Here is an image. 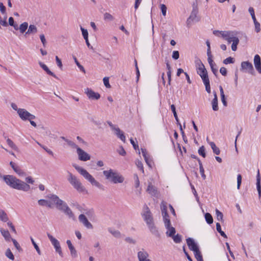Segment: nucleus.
<instances>
[{"label": "nucleus", "mask_w": 261, "mask_h": 261, "mask_svg": "<svg viewBox=\"0 0 261 261\" xmlns=\"http://www.w3.org/2000/svg\"><path fill=\"white\" fill-rule=\"evenodd\" d=\"M3 179L8 186L13 189L24 192H27L31 189L29 184L12 175H4Z\"/></svg>", "instance_id": "f257e3e1"}, {"label": "nucleus", "mask_w": 261, "mask_h": 261, "mask_svg": "<svg viewBox=\"0 0 261 261\" xmlns=\"http://www.w3.org/2000/svg\"><path fill=\"white\" fill-rule=\"evenodd\" d=\"M73 167L82 175L85 178L88 180L92 185L96 186L100 189L104 190L103 185L97 181L95 178L85 169L74 164Z\"/></svg>", "instance_id": "f03ea898"}, {"label": "nucleus", "mask_w": 261, "mask_h": 261, "mask_svg": "<svg viewBox=\"0 0 261 261\" xmlns=\"http://www.w3.org/2000/svg\"><path fill=\"white\" fill-rule=\"evenodd\" d=\"M103 174L107 179L113 184L122 183L124 179L119 173L114 172L112 169L103 171Z\"/></svg>", "instance_id": "7ed1b4c3"}, {"label": "nucleus", "mask_w": 261, "mask_h": 261, "mask_svg": "<svg viewBox=\"0 0 261 261\" xmlns=\"http://www.w3.org/2000/svg\"><path fill=\"white\" fill-rule=\"evenodd\" d=\"M198 13V8L197 2H195L192 4V11L189 18L187 20V25L190 27L193 22H198L199 18L197 16Z\"/></svg>", "instance_id": "20e7f679"}, {"label": "nucleus", "mask_w": 261, "mask_h": 261, "mask_svg": "<svg viewBox=\"0 0 261 261\" xmlns=\"http://www.w3.org/2000/svg\"><path fill=\"white\" fill-rule=\"evenodd\" d=\"M18 115L20 119L23 121L30 120V119H35L36 116L24 109H19L18 110Z\"/></svg>", "instance_id": "39448f33"}, {"label": "nucleus", "mask_w": 261, "mask_h": 261, "mask_svg": "<svg viewBox=\"0 0 261 261\" xmlns=\"http://www.w3.org/2000/svg\"><path fill=\"white\" fill-rule=\"evenodd\" d=\"M85 93L88 98L91 100H98L100 97V95L98 93L95 92L93 90L89 88L85 89Z\"/></svg>", "instance_id": "423d86ee"}, {"label": "nucleus", "mask_w": 261, "mask_h": 261, "mask_svg": "<svg viewBox=\"0 0 261 261\" xmlns=\"http://www.w3.org/2000/svg\"><path fill=\"white\" fill-rule=\"evenodd\" d=\"M77 153L79 159L82 161H87L90 159V155L81 148H77Z\"/></svg>", "instance_id": "0eeeda50"}, {"label": "nucleus", "mask_w": 261, "mask_h": 261, "mask_svg": "<svg viewBox=\"0 0 261 261\" xmlns=\"http://www.w3.org/2000/svg\"><path fill=\"white\" fill-rule=\"evenodd\" d=\"M241 68L245 70L249 73L253 74L254 69L252 64L249 61H244L241 63Z\"/></svg>", "instance_id": "6e6552de"}, {"label": "nucleus", "mask_w": 261, "mask_h": 261, "mask_svg": "<svg viewBox=\"0 0 261 261\" xmlns=\"http://www.w3.org/2000/svg\"><path fill=\"white\" fill-rule=\"evenodd\" d=\"M10 165L13 170L20 177H23L26 175V173L15 163L11 161Z\"/></svg>", "instance_id": "1a4fd4ad"}, {"label": "nucleus", "mask_w": 261, "mask_h": 261, "mask_svg": "<svg viewBox=\"0 0 261 261\" xmlns=\"http://www.w3.org/2000/svg\"><path fill=\"white\" fill-rule=\"evenodd\" d=\"M248 11L250 13L251 17L253 20L254 25H255V29L257 33L259 32L260 30V24L259 22H258L256 19L255 14H254V9L252 7H249L248 9Z\"/></svg>", "instance_id": "9d476101"}, {"label": "nucleus", "mask_w": 261, "mask_h": 261, "mask_svg": "<svg viewBox=\"0 0 261 261\" xmlns=\"http://www.w3.org/2000/svg\"><path fill=\"white\" fill-rule=\"evenodd\" d=\"M189 249L193 251L195 257L197 261L200 260L202 258L201 253L199 250V246H188Z\"/></svg>", "instance_id": "9b49d317"}, {"label": "nucleus", "mask_w": 261, "mask_h": 261, "mask_svg": "<svg viewBox=\"0 0 261 261\" xmlns=\"http://www.w3.org/2000/svg\"><path fill=\"white\" fill-rule=\"evenodd\" d=\"M143 216H144V220L147 225L153 223V217L148 207H146V211L144 214Z\"/></svg>", "instance_id": "f8f14e48"}, {"label": "nucleus", "mask_w": 261, "mask_h": 261, "mask_svg": "<svg viewBox=\"0 0 261 261\" xmlns=\"http://www.w3.org/2000/svg\"><path fill=\"white\" fill-rule=\"evenodd\" d=\"M79 219L80 222L83 224V225L88 229L93 228V226L91 223L89 222L86 217L84 214L80 215Z\"/></svg>", "instance_id": "ddd939ff"}, {"label": "nucleus", "mask_w": 261, "mask_h": 261, "mask_svg": "<svg viewBox=\"0 0 261 261\" xmlns=\"http://www.w3.org/2000/svg\"><path fill=\"white\" fill-rule=\"evenodd\" d=\"M254 64L256 69L261 73V60L258 55H256L254 58Z\"/></svg>", "instance_id": "4468645a"}, {"label": "nucleus", "mask_w": 261, "mask_h": 261, "mask_svg": "<svg viewBox=\"0 0 261 261\" xmlns=\"http://www.w3.org/2000/svg\"><path fill=\"white\" fill-rule=\"evenodd\" d=\"M147 192L151 196H157L158 195L157 189L151 183H149L147 188Z\"/></svg>", "instance_id": "2eb2a0df"}, {"label": "nucleus", "mask_w": 261, "mask_h": 261, "mask_svg": "<svg viewBox=\"0 0 261 261\" xmlns=\"http://www.w3.org/2000/svg\"><path fill=\"white\" fill-rule=\"evenodd\" d=\"M200 64L199 65V67L197 70V73L199 74L200 77L205 75L207 74V71L205 69L204 65L199 60Z\"/></svg>", "instance_id": "dca6fc26"}, {"label": "nucleus", "mask_w": 261, "mask_h": 261, "mask_svg": "<svg viewBox=\"0 0 261 261\" xmlns=\"http://www.w3.org/2000/svg\"><path fill=\"white\" fill-rule=\"evenodd\" d=\"M148 253L143 250L138 252V257L139 261H144L148 259Z\"/></svg>", "instance_id": "f3484780"}, {"label": "nucleus", "mask_w": 261, "mask_h": 261, "mask_svg": "<svg viewBox=\"0 0 261 261\" xmlns=\"http://www.w3.org/2000/svg\"><path fill=\"white\" fill-rule=\"evenodd\" d=\"M47 197L56 204V206L60 204L62 201V200L60 199L58 196L54 194H49L47 195Z\"/></svg>", "instance_id": "a211bd4d"}, {"label": "nucleus", "mask_w": 261, "mask_h": 261, "mask_svg": "<svg viewBox=\"0 0 261 261\" xmlns=\"http://www.w3.org/2000/svg\"><path fill=\"white\" fill-rule=\"evenodd\" d=\"M40 67L44 70L45 72L49 75L53 76L56 79H58V77L56 75V74L53 73L52 71H51L48 68V67L43 63L42 62H40L39 63Z\"/></svg>", "instance_id": "6ab92c4d"}, {"label": "nucleus", "mask_w": 261, "mask_h": 261, "mask_svg": "<svg viewBox=\"0 0 261 261\" xmlns=\"http://www.w3.org/2000/svg\"><path fill=\"white\" fill-rule=\"evenodd\" d=\"M38 29L36 25L34 24H30L28 25V30L25 33V36L30 34H35L37 33Z\"/></svg>", "instance_id": "aec40b11"}, {"label": "nucleus", "mask_w": 261, "mask_h": 261, "mask_svg": "<svg viewBox=\"0 0 261 261\" xmlns=\"http://www.w3.org/2000/svg\"><path fill=\"white\" fill-rule=\"evenodd\" d=\"M256 188L258 193V197L260 198L261 197V185H260V176L259 174V171L258 170L257 174L256 176Z\"/></svg>", "instance_id": "412c9836"}, {"label": "nucleus", "mask_w": 261, "mask_h": 261, "mask_svg": "<svg viewBox=\"0 0 261 261\" xmlns=\"http://www.w3.org/2000/svg\"><path fill=\"white\" fill-rule=\"evenodd\" d=\"M73 187L79 192H87L85 187L82 185V183L78 180L75 184L72 185Z\"/></svg>", "instance_id": "4be33fe9"}, {"label": "nucleus", "mask_w": 261, "mask_h": 261, "mask_svg": "<svg viewBox=\"0 0 261 261\" xmlns=\"http://www.w3.org/2000/svg\"><path fill=\"white\" fill-rule=\"evenodd\" d=\"M214 99L212 100V105L213 110L215 111L218 110V98L216 92H214Z\"/></svg>", "instance_id": "5701e85b"}, {"label": "nucleus", "mask_w": 261, "mask_h": 261, "mask_svg": "<svg viewBox=\"0 0 261 261\" xmlns=\"http://www.w3.org/2000/svg\"><path fill=\"white\" fill-rule=\"evenodd\" d=\"M115 131V135L119 138L124 143L125 142V136L124 135V133L122 131H121L119 127H117V129Z\"/></svg>", "instance_id": "b1692460"}, {"label": "nucleus", "mask_w": 261, "mask_h": 261, "mask_svg": "<svg viewBox=\"0 0 261 261\" xmlns=\"http://www.w3.org/2000/svg\"><path fill=\"white\" fill-rule=\"evenodd\" d=\"M161 209L163 217H169L167 212V208L165 203L162 202L161 204Z\"/></svg>", "instance_id": "393cba45"}, {"label": "nucleus", "mask_w": 261, "mask_h": 261, "mask_svg": "<svg viewBox=\"0 0 261 261\" xmlns=\"http://www.w3.org/2000/svg\"><path fill=\"white\" fill-rule=\"evenodd\" d=\"M108 230L114 237L116 238H120L122 237V235L119 230H115L112 228H109Z\"/></svg>", "instance_id": "a878e982"}, {"label": "nucleus", "mask_w": 261, "mask_h": 261, "mask_svg": "<svg viewBox=\"0 0 261 261\" xmlns=\"http://www.w3.org/2000/svg\"><path fill=\"white\" fill-rule=\"evenodd\" d=\"M166 67L168 69L167 71V76H168V84L170 85L171 83V66L170 64L169 63L168 61H167L166 62Z\"/></svg>", "instance_id": "bb28decb"}, {"label": "nucleus", "mask_w": 261, "mask_h": 261, "mask_svg": "<svg viewBox=\"0 0 261 261\" xmlns=\"http://www.w3.org/2000/svg\"><path fill=\"white\" fill-rule=\"evenodd\" d=\"M0 231L1 232L2 234L5 238L6 240L9 241L10 240V239H11L10 234L8 230H5L3 228H1Z\"/></svg>", "instance_id": "cd10ccee"}, {"label": "nucleus", "mask_w": 261, "mask_h": 261, "mask_svg": "<svg viewBox=\"0 0 261 261\" xmlns=\"http://www.w3.org/2000/svg\"><path fill=\"white\" fill-rule=\"evenodd\" d=\"M28 28V23L27 22H24L19 25V30L21 34H23L24 32H26Z\"/></svg>", "instance_id": "c85d7f7f"}, {"label": "nucleus", "mask_w": 261, "mask_h": 261, "mask_svg": "<svg viewBox=\"0 0 261 261\" xmlns=\"http://www.w3.org/2000/svg\"><path fill=\"white\" fill-rule=\"evenodd\" d=\"M56 207L60 211H62V212H64L66 210V208L68 207V206L63 200L61 202V204L59 205H58Z\"/></svg>", "instance_id": "c756f323"}, {"label": "nucleus", "mask_w": 261, "mask_h": 261, "mask_svg": "<svg viewBox=\"0 0 261 261\" xmlns=\"http://www.w3.org/2000/svg\"><path fill=\"white\" fill-rule=\"evenodd\" d=\"M63 213L66 215L69 218L72 219V220H75L74 215L69 207L66 208V210Z\"/></svg>", "instance_id": "7c9ffc66"}, {"label": "nucleus", "mask_w": 261, "mask_h": 261, "mask_svg": "<svg viewBox=\"0 0 261 261\" xmlns=\"http://www.w3.org/2000/svg\"><path fill=\"white\" fill-rule=\"evenodd\" d=\"M0 220L5 222L8 220L6 213L3 210H0Z\"/></svg>", "instance_id": "2f4dec72"}, {"label": "nucleus", "mask_w": 261, "mask_h": 261, "mask_svg": "<svg viewBox=\"0 0 261 261\" xmlns=\"http://www.w3.org/2000/svg\"><path fill=\"white\" fill-rule=\"evenodd\" d=\"M210 145L211 146L212 149H213V151L214 153H215L217 155H218L220 154V150L218 147H217L213 142H210Z\"/></svg>", "instance_id": "473e14b6"}, {"label": "nucleus", "mask_w": 261, "mask_h": 261, "mask_svg": "<svg viewBox=\"0 0 261 261\" xmlns=\"http://www.w3.org/2000/svg\"><path fill=\"white\" fill-rule=\"evenodd\" d=\"M150 231L155 236H158L159 233L156 228V227L154 225V223L152 224H150L148 225Z\"/></svg>", "instance_id": "72a5a7b5"}, {"label": "nucleus", "mask_w": 261, "mask_h": 261, "mask_svg": "<svg viewBox=\"0 0 261 261\" xmlns=\"http://www.w3.org/2000/svg\"><path fill=\"white\" fill-rule=\"evenodd\" d=\"M68 180L72 185H73L78 181V179L75 176L73 175L71 173L69 172V177L68 178Z\"/></svg>", "instance_id": "f704fd0d"}, {"label": "nucleus", "mask_w": 261, "mask_h": 261, "mask_svg": "<svg viewBox=\"0 0 261 261\" xmlns=\"http://www.w3.org/2000/svg\"><path fill=\"white\" fill-rule=\"evenodd\" d=\"M198 164L199 165L200 173V174L201 175V176L203 178V179H205V178H206V176L204 174V168L203 167L202 163H201V162L200 159H198Z\"/></svg>", "instance_id": "c9c22d12"}, {"label": "nucleus", "mask_w": 261, "mask_h": 261, "mask_svg": "<svg viewBox=\"0 0 261 261\" xmlns=\"http://www.w3.org/2000/svg\"><path fill=\"white\" fill-rule=\"evenodd\" d=\"M204 217H205V220L208 224H211L213 223V218L211 214H210L208 213H206L205 214Z\"/></svg>", "instance_id": "e433bc0d"}, {"label": "nucleus", "mask_w": 261, "mask_h": 261, "mask_svg": "<svg viewBox=\"0 0 261 261\" xmlns=\"http://www.w3.org/2000/svg\"><path fill=\"white\" fill-rule=\"evenodd\" d=\"M73 58L74 59V61L75 62V63L76 64V65L77 66V67L79 68V69H80V70L84 72V73H86V71H85V69L84 68V67L80 64V63H79V62L78 61L77 58L75 57V56H73Z\"/></svg>", "instance_id": "4c0bfd02"}, {"label": "nucleus", "mask_w": 261, "mask_h": 261, "mask_svg": "<svg viewBox=\"0 0 261 261\" xmlns=\"http://www.w3.org/2000/svg\"><path fill=\"white\" fill-rule=\"evenodd\" d=\"M68 247L72 257L73 258L76 257L77 256V253L74 246H68Z\"/></svg>", "instance_id": "58836bf2"}, {"label": "nucleus", "mask_w": 261, "mask_h": 261, "mask_svg": "<svg viewBox=\"0 0 261 261\" xmlns=\"http://www.w3.org/2000/svg\"><path fill=\"white\" fill-rule=\"evenodd\" d=\"M216 226L217 230L220 233L221 236L224 238H227V236H226V234L225 233V232L221 230L220 224L218 222L217 223Z\"/></svg>", "instance_id": "ea45409f"}, {"label": "nucleus", "mask_w": 261, "mask_h": 261, "mask_svg": "<svg viewBox=\"0 0 261 261\" xmlns=\"http://www.w3.org/2000/svg\"><path fill=\"white\" fill-rule=\"evenodd\" d=\"M6 141L8 145L13 149L15 150H17L18 149L17 146L13 143V142L11 139L8 138Z\"/></svg>", "instance_id": "a19ab883"}, {"label": "nucleus", "mask_w": 261, "mask_h": 261, "mask_svg": "<svg viewBox=\"0 0 261 261\" xmlns=\"http://www.w3.org/2000/svg\"><path fill=\"white\" fill-rule=\"evenodd\" d=\"M5 255L8 258H9L11 260L14 259V256L12 252H11V250L9 248L7 249L6 253H5Z\"/></svg>", "instance_id": "79ce46f5"}, {"label": "nucleus", "mask_w": 261, "mask_h": 261, "mask_svg": "<svg viewBox=\"0 0 261 261\" xmlns=\"http://www.w3.org/2000/svg\"><path fill=\"white\" fill-rule=\"evenodd\" d=\"M231 31H220V34L221 35L222 37L226 40L228 37H229V35H231Z\"/></svg>", "instance_id": "37998d69"}, {"label": "nucleus", "mask_w": 261, "mask_h": 261, "mask_svg": "<svg viewBox=\"0 0 261 261\" xmlns=\"http://www.w3.org/2000/svg\"><path fill=\"white\" fill-rule=\"evenodd\" d=\"M47 236L53 245H59V242L56 238L50 234H48Z\"/></svg>", "instance_id": "c03bdc74"}, {"label": "nucleus", "mask_w": 261, "mask_h": 261, "mask_svg": "<svg viewBox=\"0 0 261 261\" xmlns=\"http://www.w3.org/2000/svg\"><path fill=\"white\" fill-rule=\"evenodd\" d=\"M171 109L172 113H173L174 117L176 121V122H178L179 119H178V118L176 112L175 106L174 105H172L171 106Z\"/></svg>", "instance_id": "a18cd8bd"}, {"label": "nucleus", "mask_w": 261, "mask_h": 261, "mask_svg": "<svg viewBox=\"0 0 261 261\" xmlns=\"http://www.w3.org/2000/svg\"><path fill=\"white\" fill-rule=\"evenodd\" d=\"M216 214L217 215V218L218 221H220L221 222L223 221V214L220 212L218 210H216Z\"/></svg>", "instance_id": "49530a36"}, {"label": "nucleus", "mask_w": 261, "mask_h": 261, "mask_svg": "<svg viewBox=\"0 0 261 261\" xmlns=\"http://www.w3.org/2000/svg\"><path fill=\"white\" fill-rule=\"evenodd\" d=\"M167 229L169 230V233H168V231H167V234L170 237H173L175 233V229L171 226H170V228Z\"/></svg>", "instance_id": "de8ad7c7"}, {"label": "nucleus", "mask_w": 261, "mask_h": 261, "mask_svg": "<svg viewBox=\"0 0 261 261\" xmlns=\"http://www.w3.org/2000/svg\"><path fill=\"white\" fill-rule=\"evenodd\" d=\"M163 220H164V224H165V227H166V228H170V226H171V223H170V220L169 217H164Z\"/></svg>", "instance_id": "09e8293b"}, {"label": "nucleus", "mask_w": 261, "mask_h": 261, "mask_svg": "<svg viewBox=\"0 0 261 261\" xmlns=\"http://www.w3.org/2000/svg\"><path fill=\"white\" fill-rule=\"evenodd\" d=\"M198 152L203 158H205L206 156V153L205 152V148L204 146H202L199 148Z\"/></svg>", "instance_id": "8fccbe9b"}, {"label": "nucleus", "mask_w": 261, "mask_h": 261, "mask_svg": "<svg viewBox=\"0 0 261 261\" xmlns=\"http://www.w3.org/2000/svg\"><path fill=\"white\" fill-rule=\"evenodd\" d=\"M172 237L175 243H180L181 241V237L180 235L177 234L176 235H174L173 237Z\"/></svg>", "instance_id": "3c124183"}, {"label": "nucleus", "mask_w": 261, "mask_h": 261, "mask_svg": "<svg viewBox=\"0 0 261 261\" xmlns=\"http://www.w3.org/2000/svg\"><path fill=\"white\" fill-rule=\"evenodd\" d=\"M234 60L233 58L229 57L223 60V63L224 64L233 63Z\"/></svg>", "instance_id": "603ef678"}, {"label": "nucleus", "mask_w": 261, "mask_h": 261, "mask_svg": "<svg viewBox=\"0 0 261 261\" xmlns=\"http://www.w3.org/2000/svg\"><path fill=\"white\" fill-rule=\"evenodd\" d=\"M66 142H67V144L69 146H70V147H71L72 148H76V151H77V148H80L79 147H78V146L75 143H74L72 141H70L69 140L68 141H66Z\"/></svg>", "instance_id": "864d4df0"}, {"label": "nucleus", "mask_w": 261, "mask_h": 261, "mask_svg": "<svg viewBox=\"0 0 261 261\" xmlns=\"http://www.w3.org/2000/svg\"><path fill=\"white\" fill-rule=\"evenodd\" d=\"M81 30L84 39L88 38V32L86 29H85L82 27H81Z\"/></svg>", "instance_id": "5fc2aeb1"}, {"label": "nucleus", "mask_w": 261, "mask_h": 261, "mask_svg": "<svg viewBox=\"0 0 261 261\" xmlns=\"http://www.w3.org/2000/svg\"><path fill=\"white\" fill-rule=\"evenodd\" d=\"M136 164L138 168L141 170L142 172V173H144V168H143V165L141 161L139 160H137L136 162Z\"/></svg>", "instance_id": "6e6d98bb"}, {"label": "nucleus", "mask_w": 261, "mask_h": 261, "mask_svg": "<svg viewBox=\"0 0 261 261\" xmlns=\"http://www.w3.org/2000/svg\"><path fill=\"white\" fill-rule=\"evenodd\" d=\"M104 19L105 20H113L114 19L113 16L109 13H105L104 14Z\"/></svg>", "instance_id": "4d7b16f0"}, {"label": "nucleus", "mask_w": 261, "mask_h": 261, "mask_svg": "<svg viewBox=\"0 0 261 261\" xmlns=\"http://www.w3.org/2000/svg\"><path fill=\"white\" fill-rule=\"evenodd\" d=\"M103 84L105 85V86L107 87V88H110L111 87V85L109 83V79L108 77H105L103 79Z\"/></svg>", "instance_id": "13d9d810"}, {"label": "nucleus", "mask_w": 261, "mask_h": 261, "mask_svg": "<svg viewBox=\"0 0 261 261\" xmlns=\"http://www.w3.org/2000/svg\"><path fill=\"white\" fill-rule=\"evenodd\" d=\"M56 251L59 253L61 257L63 256V254L62 251L61 246H54Z\"/></svg>", "instance_id": "bf43d9fd"}, {"label": "nucleus", "mask_w": 261, "mask_h": 261, "mask_svg": "<svg viewBox=\"0 0 261 261\" xmlns=\"http://www.w3.org/2000/svg\"><path fill=\"white\" fill-rule=\"evenodd\" d=\"M172 58L174 60H177L179 58V51L177 50H174L172 53Z\"/></svg>", "instance_id": "052dcab7"}, {"label": "nucleus", "mask_w": 261, "mask_h": 261, "mask_svg": "<svg viewBox=\"0 0 261 261\" xmlns=\"http://www.w3.org/2000/svg\"><path fill=\"white\" fill-rule=\"evenodd\" d=\"M242 183V176L241 174H238L237 176V189H239Z\"/></svg>", "instance_id": "680f3d73"}, {"label": "nucleus", "mask_w": 261, "mask_h": 261, "mask_svg": "<svg viewBox=\"0 0 261 261\" xmlns=\"http://www.w3.org/2000/svg\"><path fill=\"white\" fill-rule=\"evenodd\" d=\"M161 10L163 15H166L167 7L164 4L161 5Z\"/></svg>", "instance_id": "e2e57ef3"}, {"label": "nucleus", "mask_w": 261, "mask_h": 261, "mask_svg": "<svg viewBox=\"0 0 261 261\" xmlns=\"http://www.w3.org/2000/svg\"><path fill=\"white\" fill-rule=\"evenodd\" d=\"M201 77L202 80V81H203L204 84H206L207 83H210V80H209L208 74H206L205 75L201 76Z\"/></svg>", "instance_id": "0e129e2a"}, {"label": "nucleus", "mask_w": 261, "mask_h": 261, "mask_svg": "<svg viewBox=\"0 0 261 261\" xmlns=\"http://www.w3.org/2000/svg\"><path fill=\"white\" fill-rule=\"evenodd\" d=\"M40 38L41 42L42 43L43 46L45 47L46 45V41L45 36L44 35V34H41L40 35Z\"/></svg>", "instance_id": "69168bd1"}, {"label": "nucleus", "mask_w": 261, "mask_h": 261, "mask_svg": "<svg viewBox=\"0 0 261 261\" xmlns=\"http://www.w3.org/2000/svg\"><path fill=\"white\" fill-rule=\"evenodd\" d=\"M187 245H197L195 243L193 239L191 238H188L186 239Z\"/></svg>", "instance_id": "338daca9"}, {"label": "nucleus", "mask_w": 261, "mask_h": 261, "mask_svg": "<svg viewBox=\"0 0 261 261\" xmlns=\"http://www.w3.org/2000/svg\"><path fill=\"white\" fill-rule=\"evenodd\" d=\"M38 203L40 206H46L47 204V200L41 199L38 201Z\"/></svg>", "instance_id": "774afa93"}]
</instances>
